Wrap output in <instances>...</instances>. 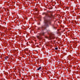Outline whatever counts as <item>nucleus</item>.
Wrapping results in <instances>:
<instances>
[{
	"instance_id": "nucleus-1",
	"label": "nucleus",
	"mask_w": 80,
	"mask_h": 80,
	"mask_svg": "<svg viewBox=\"0 0 80 80\" xmlns=\"http://www.w3.org/2000/svg\"><path fill=\"white\" fill-rule=\"evenodd\" d=\"M42 15H45L46 16V17L44 18V25L42 26V27L39 28H38V30H40L41 29V32L40 33L38 34V36H37V37L39 39V40H40L42 39V36L43 35L44 36L45 35V30L43 29V28H46L47 27H48V24H50L51 22L50 20H47L45 19L46 17H49L50 18H52V17L49 16L48 14L47 13L44 12L42 13Z\"/></svg>"
},
{
	"instance_id": "nucleus-2",
	"label": "nucleus",
	"mask_w": 80,
	"mask_h": 80,
	"mask_svg": "<svg viewBox=\"0 0 80 80\" xmlns=\"http://www.w3.org/2000/svg\"><path fill=\"white\" fill-rule=\"evenodd\" d=\"M55 35H54L53 34H51L49 37H46V38H48L49 40H52V39H54L55 38Z\"/></svg>"
},
{
	"instance_id": "nucleus-3",
	"label": "nucleus",
	"mask_w": 80,
	"mask_h": 80,
	"mask_svg": "<svg viewBox=\"0 0 80 80\" xmlns=\"http://www.w3.org/2000/svg\"><path fill=\"white\" fill-rule=\"evenodd\" d=\"M49 13L51 14L50 15L52 17V12L51 11H49Z\"/></svg>"
},
{
	"instance_id": "nucleus-4",
	"label": "nucleus",
	"mask_w": 80,
	"mask_h": 80,
	"mask_svg": "<svg viewBox=\"0 0 80 80\" xmlns=\"http://www.w3.org/2000/svg\"><path fill=\"white\" fill-rule=\"evenodd\" d=\"M42 68V67H40L38 68L37 69L38 70H40V69Z\"/></svg>"
},
{
	"instance_id": "nucleus-5",
	"label": "nucleus",
	"mask_w": 80,
	"mask_h": 80,
	"mask_svg": "<svg viewBox=\"0 0 80 80\" xmlns=\"http://www.w3.org/2000/svg\"><path fill=\"white\" fill-rule=\"evenodd\" d=\"M8 58V56L6 57L5 58L6 60H7V58Z\"/></svg>"
},
{
	"instance_id": "nucleus-6",
	"label": "nucleus",
	"mask_w": 80,
	"mask_h": 80,
	"mask_svg": "<svg viewBox=\"0 0 80 80\" xmlns=\"http://www.w3.org/2000/svg\"><path fill=\"white\" fill-rule=\"evenodd\" d=\"M55 49L56 50H57L58 49V48H55Z\"/></svg>"
},
{
	"instance_id": "nucleus-7",
	"label": "nucleus",
	"mask_w": 80,
	"mask_h": 80,
	"mask_svg": "<svg viewBox=\"0 0 80 80\" xmlns=\"http://www.w3.org/2000/svg\"><path fill=\"white\" fill-rule=\"evenodd\" d=\"M55 28H54V29H55Z\"/></svg>"
}]
</instances>
